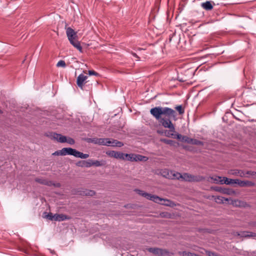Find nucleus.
I'll return each instance as SVG.
<instances>
[{
  "instance_id": "nucleus-14",
  "label": "nucleus",
  "mask_w": 256,
  "mask_h": 256,
  "mask_svg": "<svg viewBox=\"0 0 256 256\" xmlns=\"http://www.w3.org/2000/svg\"><path fill=\"white\" fill-rule=\"evenodd\" d=\"M70 218L64 214H54V220L55 221H64L66 220H69Z\"/></svg>"
},
{
  "instance_id": "nucleus-17",
  "label": "nucleus",
  "mask_w": 256,
  "mask_h": 256,
  "mask_svg": "<svg viewBox=\"0 0 256 256\" xmlns=\"http://www.w3.org/2000/svg\"><path fill=\"white\" fill-rule=\"evenodd\" d=\"M238 236L242 237H255L256 236V234L252 232H241L240 234H238Z\"/></svg>"
},
{
  "instance_id": "nucleus-34",
  "label": "nucleus",
  "mask_w": 256,
  "mask_h": 256,
  "mask_svg": "<svg viewBox=\"0 0 256 256\" xmlns=\"http://www.w3.org/2000/svg\"><path fill=\"white\" fill-rule=\"evenodd\" d=\"M66 142H67L70 144L72 145L74 144L75 141L72 138L68 137V138H66Z\"/></svg>"
},
{
  "instance_id": "nucleus-32",
  "label": "nucleus",
  "mask_w": 256,
  "mask_h": 256,
  "mask_svg": "<svg viewBox=\"0 0 256 256\" xmlns=\"http://www.w3.org/2000/svg\"><path fill=\"white\" fill-rule=\"evenodd\" d=\"M246 174L247 176H248L249 177L250 176H253L254 178H256V172L248 170L246 172Z\"/></svg>"
},
{
  "instance_id": "nucleus-35",
  "label": "nucleus",
  "mask_w": 256,
  "mask_h": 256,
  "mask_svg": "<svg viewBox=\"0 0 256 256\" xmlns=\"http://www.w3.org/2000/svg\"><path fill=\"white\" fill-rule=\"evenodd\" d=\"M161 217L170 218L171 214L168 212H162L160 214Z\"/></svg>"
},
{
  "instance_id": "nucleus-25",
  "label": "nucleus",
  "mask_w": 256,
  "mask_h": 256,
  "mask_svg": "<svg viewBox=\"0 0 256 256\" xmlns=\"http://www.w3.org/2000/svg\"><path fill=\"white\" fill-rule=\"evenodd\" d=\"M175 109L178 112L180 115H182L184 113V109L182 105L176 106Z\"/></svg>"
},
{
  "instance_id": "nucleus-22",
  "label": "nucleus",
  "mask_w": 256,
  "mask_h": 256,
  "mask_svg": "<svg viewBox=\"0 0 256 256\" xmlns=\"http://www.w3.org/2000/svg\"><path fill=\"white\" fill-rule=\"evenodd\" d=\"M124 158H125V160H128L130 161V162H134L135 158H134V154H124Z\"/></svg>"
},
{
  "instance_id": "nucleus-10",
  "label": "nucleus",
  "mask_w": 256,
  "mask_h": 256,
  "mask_svg": "<svg viewBox=\"0 0 256 256\" xmlns=\"http://www.w3.org/2000/svg\"><path fill=\"white\" fill-rule=\"evenodd\" d=\"M230 174L235 176H238L242 178H249V176L246 175V172L242 170H230Z\"/></svg>"
},
{
  "instance_id": "nucleus-40",
  "label": "nucleus",
  "mask_w": 256,
  "mask_h": 256,
  "mask_svg": "<svg viewBox=\"0 0 256 256\" xmlns=\"http://www.w3.org/2000/svg\"><path fill=\"white\" fill-rule=\"evenodd\" d=\"M115 142H116L115 146L121 147V146H123V145H124V144L122 142L118 141V140H116Z\"/></svg>"
},
{
  "instance_id": "nucleus-19",
  "label": "nucleus",
  "mask_w": 256,
  "mask_h": 256,
  "mask_svg": "<svg viewBox=\"0 0 256 256\" xmlns=\"http://www.w3.org/2000/svg\"><path fill=\"white\" fill-rule=\"evenodd\" d=\"M224 184H237V182H238V179H231L226 177H224Z\"/></svg>"
},
{
  "instance_id": "nucleus-20",
  "label": "nucleus",
  "mask_w": 256,
  "mask_h": 256,
  "mask_svg": "<svg viewBox=\"0 0 256 256\" xmlns=\"http://www.w3.org/2000/svg\"><path fill=\"white\" fill-rule=\"evenodd\" d=\"M134 162L146 161L148 160L147 157L138 154H134Z\"/></svg>"
},
{
  "instance_id": "nucleus-36",
  "label": "nucleus",
  "mask_w": 256,
  "mask_h": 256,
  "mask_svg": "<svg viewBox=\"0 0 256 256\" xmlns=\"http://www.w3.org/2000/svg\"><path fill=\"white\" fill-rule=\"evenodd\" d=\"M104 164L102 162L98 160H93V166H100Z\"/></svg>"
},
{
  "instance_id": "nucleus-23",
  "label": "nucleus",
  "mask_w": 256,
  "mask_h": 256,
  "mask_svg": "<svg viewBox=\"0 0 256 256\" xmlns=\"http://www.w3.org/2000/svg\"><path fill=\"white\" fill-rule=\"evenodd\" d=\"M160 141L162 142H163L166 144L170 145V146H174L176 144V142L174 140H168L166 138H162L160 140Z\"/></svg>"
},
{
  "instance_id": "nucleus-39",
  "label": "nucleus",
  "mask_w": 256,
  "mask_h": 256,
  "mask_svg": "<svg viewBox=\"0 0 256 256\" xmlns=\"http://www.w3.org/2000/svg\"><path fill=\"white\" fill-rule=\"evenodd\" d=\"M88 74L90 76H91V75H94V76H99V74H98V72H96L94 70H88Z\"/></svg>"
},
{
  "instance_id": "nucleus-12",
  "label": "nucleus",
  "mask_w": 256,
  "mask_h": 256,
  "mask_svg": "<svg viewBox=\"0 0 256 256\" xmlns=\"http://www.w3.org/2000/svg\"><path fill=\"white\" fill-rule=\"evenodd\" d=\"M212 4H214L212 1H206L202 2L201 4L202 7L206 10H210L213 8Z\"/></svg>"
},
{
  "instance_id": "nucleus-27",
  "label": "nucleus",
  "mask_w": 256,
  "mask_h": 256,
  "mask_svg": "<svg viewBox=\"0 0 256 256\" xmlns=\"http://www.w3.org/2000/svg\"><path fill=\"white\" fill-rule=\"evenodd\" d=\"M99 138H87L86 141L88 142H92L95 144H98Z\"/></svg>"
},
{
  "instance_id": "nucleus-50",
  "label": "nucleus",
  "mask_w": 256,
  "mask_h": 256,
  "mask_svg": "<svg viewBox=\"0 0 256 256\" xmlns=\"http://www.w3.org/2000/svg\"><path fill=\"white\" fill-rule=\"evenodd\" d=\"M2 110H0V113H2Z\"/></svg>"
},
{
  "instance_id": "nucleus-13",
  "label": "nucleus",
  "mask_w": 256,
  "mask_h": 256,
  "mask_svg": "<svg viewBox=\"0 0 256 256\" xmlns=\"http://www.w3.org/2000/svg\"><path fill=\"white\" fill-rule=\"evenodd\" d=\"M35 180L39 184L48 186H52L54 184V182L52 181H50L46 179L36 178L35 179Z\"/></svg>"
},
{
  "instance_id": "nucleus-47",
  "label": "nucleus",
  "mask_w": 256,
  "mask_h": 256,
  "mask_svg": "<svg viewBox=\"0 0 256 256\" xmlns=\"http://www.w3.org/2000/svg\"><path fill=\"white\" fill-rule=\"evenodd\" d=\"M158 133L160 134H162V132L160 130H158Z\"/></svg>"
},
{
  "instance_id": "nucleus-28",
  "label": "nucleus",
  "mask_w": 256,
  "mask_h": 256,
  "mask_svg": "<svg viewBox=\"0 0 256 256\" xmlns=\"http://www.w3.org/2000/svg\"><path fill=\"white\" fill-rule=\"evenodd\" d=\"M84 167L90 168L93 166V160H88L87 161L85 160Z\"/></svg>"
},
{
  "instance_id": "nucleus-37",
  "label": "nucleus",
  "mask_w": 256,
  "mask_h": 256,
  "mask_svg": "<svg viewBox=\"0 0 256 256\" xmlns=\"http://www.w3.org/2000/svg\"><path fill=\"white\" fill-rule=\"evenodd\" d=\"M54 214H53L52 212H50L46 215V218L51 220H54Z\"/></svg>"
},
{
  "instance_id": "nucleus-41",
  "label": "nucleus",
  "mask_w": 256,
  "mask_h": 256,
  "mask_svg": "<svg viewBox=\"0 0 256 256\" xmlns=\"http://www.w3.org/2000/svg\"><path fill=\"white\" fill-rule=\"evenodd\" d=\"M52 154L54 156H62V150L56 151Z\"/></svg>"
},
{
  "instance_id": "nucleus-8",
  "label": "nucleus",
  "mask_w": 256,
  "mask_h": 256,
  "mask_svg": "<svg viewBox=\"0 0 256 256\" xmlns=\"http://www.w3.org/2000/svg\"><path fill=\"white\" fill-rule=\"evenodd\" d=\"M106 154L112 158L120 160H125V158H124V154L120 152L110 150L106 152Z\"/></svg>"
},
{
  "instance_id": "nucleus-46",
  "label": "nucleus",
  "mask_w": 256,
  "mask_h": 256,
  "mask_svg": "<svg viewBox=\"0 0 256 256\" xmlns=\"http://www.w3.org/2000/svg\"><path fill=\"white\" fill-rule=\"evenodd\" d=\"M52 186H56V187H58V186H60V184H55L54 183V184Z\"/></svg>"
},
{
  "instance_id": "nucleus-38",
  "label": "nucleus",
  "mask_w": 256,
  "mask_h": 256,
  "mask_svg": "<svg viewBox=\"0 0 256 256\" xmlns=\"http://www.w3.org/2000/svg\"><path fill=\"white\" fill-rule=\"evenodd\" d=\"M85 160H80L76 162V165L80 167H84Z\"/></svg>"
},
{
  "instance_id": "nucleus-49",
  "label": "nucleus",
  "mask_w": 256,
  "mask_h": 256,
  "mask_svg": "<svg viewBox=\"0 0 256 256\" xmlns=\"http://www.w3.org/2000/svg\"><path fill=\"white\" fill-rule=\"evenodd\" d=\"M50 251L52 253H54V250H50Z\"/></svg>"
},
{
  "instance_id": "nucleus-26",
  "label": "nucleus",
  "mask_w": 256,
  "mask_h": 256,
  "mask_svg": "<svg viewBox=\"0 0 256 256\" xmlns=\"http://www.w3.org/2000/svg\"><path fill=\"white\" fill-rule=\"evenodd\" d=\"M192 138H188L187 136H182V138L180 140H181L182 142H186L188 144H191L190 140H192Z\"/></svg>"
},
{
  "instance_id": "nucleus-2",
  "label": "nucleus",
  "mask_w": 256,
  "mask_h": 256,
  "mask_svg": "<svg viewBox=\"0 0 256 256\" xmlns=\"http://www.w3.org/2000/svg\"><path fill=\"white\" fill-rule=\"evenodd\" d=\"M135 191L140 195L146 198V199L153 201L155 202L164 204L166 206H172L173 202L170 200L161 198L157 196L153 195L144 192L143 190L136 189Z\"/></svg>"
},
{
  "instance_id": "nucleus-44",
  "label": "nucleus",
  "mask_w": 256,
  "mask_h": 256,
  "mask_svg": "<svg viewBox=\"0 0 256 256\" xmlns=\"http://www.w3.org/2000/svg\"><path fill=\"white\" fill-rule=\"evenodd\" d=\"M222 180H220H220H219V182H218V183H220V184H224V177H222Z\"/></svg>"
},
{
  "instance_id": "nucleus-45",
  "label": "nucleus",
  "mask_w": 256,
  "mask_h": 256,
  "mask_svg": "<svg viewBox=\"0 0 256 256\" xmlns=\"http://www.w3.org/2000/svg\"><path fill=\"white\" fill-rule=\"evenodd\" d=\"M132 54L135 56L136 58H139V57L138 56V55L136 54V53H132Z\"/></svg>"
},
{
  "instance_id": "nucleus-24",
  "label": "nucleus",
  "mask_w": 256,
  "mask_h": 256,
  "mask_svg": "<svg viewBox=\"0 0 256 256\" xmlns=\"http://www.w3.org/2000/svg\"><path fill=\"white\" fill-rule=\"evenodd\" d=\"M191 144L197 145V146H203L204 142L200 140H198L192 138V140H190Z\"/></svg>"
},
{
  "instance_id": "nucleus-43",
  "label": "nucleus",
  "mask_w": 256,
  "mask_h": 256,
  "mask_svg": "<svg viewBox=\"0 0 256 256\" xmlns=\"http://www.w3.org/2000/svg\"><path fill=\"white\" fill-rule=\"evenodd\" d=\"M116 140H110V146H115Z\"/></svg>"
},
{
  "instance_id": "nucleus-4",
  "label": "nucleus",
  "mask_w": 256,
  "mask_h": 256,
  "mask_svg": "<svg viewBox=\"0 0 256 256\" xmlns=\"http://www.w3.org/2000/svg\"><path fill=\"white\" fill-rule=\"evenodd\" d=\"M62 156L70 155L76 158H80L84 159L87 158L89 156V154H83L82 152L71 148H64L62 149Z\"/></svg>"
},
{
  "instance_id": "nucleus-18",
  "label": "nucleus",
  "mask_w": 256,
  "mask_h": 256,
  "mask_svg": "<svg viewBox=\"0 0 256 256\" xmlns=\"http://www.w3.org/2000/svg\"><path fill=\"white\" fill-rule=\"evenodd\" d=\"M172 180H182V174L178 172L172 170Z\"/></svg>"
},
{
  "instance_id": "nucleus-30",
  "label": "nucleus",
  "mask_w": 256,
  "mask_h": 256,
  "mask_svg": "<svg viewBox=\"0 0 256 256\" xmlns=\"http://www.w3.org/2000/svg\"><path fill=\"white\" fill-rule=\"evenodd\" d=\"M179 254H182V256H194V254H194L193 253H192L190 252H186V251H184V252H179Z\"/></svg>"
},
{
  "instance_id": "nucleus-42",
  "label": "nucleus",
  "mask_w": 256,
  "mask_h": 256,
  "mask_svg": "<svg viewBox=\"0 0 256 256\" xmlns=\"http://www.w3.org/2000/svg\"><path fill=\"white\" fill-rule=\"evenodd\" d=\"M223 198L222 196H218L216 198H215L216 202H221L223 201Z\"/></svg>"
},
{
  "instance_id": "nucleus-21",
  "label": "nucleus",
  "mask_w": 256,
  "mask_h": 256,
  "mask_svg": "<svg viewBox=\"0 0 256 256\" xmlns=\"http://www.w3.org/2000/svg\"><path fill=\"white\" fill-rule=\"evenodd\" d=\"M81 194L87 196H92L95 194V192L92 190H85L82 192Z\"/></svg>"
},
{
  "instance_id": "nucleus-3",
  "label": "nucleus",
  "mask_w": 256,
  "mask_h": 256,
  "mask_svg": "<svg viewBox=\"0 0 256 256\" xmlns=\"http://www.w3.org/2000/svg\"><path fill=\"white\" fill-rule=\"evenodd\" d=\"M66 34L70 43L80 52H82V47L80 42L76 40V32L72 28L68 27L66 29Z\"/></svg>"
},
{
  "instance_id": "nucleus-33",
  "label": "nucleus",
  "mask_w": 256,
  "mask_h": 256,
  "mask_svg": "<svg viewBox=\"0 0 256 256\" xmlns=\"http://www.w3.org/2000/svg\"><path fill=\"white\" fill-rule=\"evenodd\" d=\"M211 180H212L216 184H218L219 182V180L220 179L222 178L221 176H216V177H210Z\"/></svg>"
},
{
  "instance_id": "nucleus-11",
  "label": "nucleus",
  "mask_w": 256,
  "mask_h": 256,
  "mask_svg": "<svg viewBox=\"0 0 256 256\" xmlns=\"http://www.w3.org/2000/svg\"><path fill=\"white\" fill-rule=\"evenodd\" d=\"M237 184L242 187L245 186H255V183L249 180H238Z\"/></svg>"
},
{
  "instance_id": "nucleus-29",
  "label": "nucleus",
  "mask_w": 256,
  "mask_h": 256,
  "mask_svg": "<svg viewBox=\"0 0 256 256\" xmlns=\"http://www.w3.org/2000/svg\"><path fill=\"white\" fill-rule=\"evenodd\" d=\"M84 167L90 168L93 166V160H88L87 161L85 160Z\"/></svg>"
},
{
  "instance_id": "nucleus-48",
  "label": "nucleus",
  "mask_w": 256,
  "mask_h": 256,
  "mask_svg": "<svg viewBox=\"0 0 256 256\" xmlns=\"http://www.w3.org/2000/svg\"><path fill=\"white\" fill-rule=\"evenodd\" d=\"M216 190H217V191H218V192H220V189L219 188H216Z\"/></svg>"
},
{
  "instance_id": "nucleus-6",
  "label": "nucleus",
  "mask_w": 256,
  "mask_h": 256,
  "mask_svg": "<svg viewBox=\"0 0 256 256\" xmlns=\"http://www.w3.org/2000/svg\"><path fill=\"white\" fill-rule=\"evenodd\" d=\"M148 251L158 256H170V253L166 249H162L156 248H150L148 249ZM173 254L172 253H171Z\"/></svg>"
},
{
  "instance_id": "nucleus-31",
  "label": "nucleus",
  "mask_w": 256,
  "mask_h": 256,
  "mask_svg": "<svg viewBox=\"0 0 256 256\" xmlns=\"http://www.w3.org/2000/svg\"><path fill=\"white\" fill-rule=\"evenodd\" d=\"M58 67H63L64 68L66 66V62L63 60H60L56 64Z\"/></svg>"
},
{
  "instance_id": "nucleus-1",
  "label": "nucleus",
  "mask_w": 256,
  "mask_h": 256,
  "mask_svg": "<svg viewBox=\"0 0 256 256\" xmlns=\"http://www.w3.org/2000/svg\"><path fill=\"white\" fill-rule=\"evenodd\" d=\"M150 114L156 120H159L163 127L169 128L168 131L166 130L165 132L166 136L178 140L181 138L182 135L180 134H174L176 132V128L170 118H172L174 120H177L176 113L174 110L168 107L156 106L150 109Z\"/></svg>"
},
{
  "instance_id": "nucleus-52",
  "label": "nucleus",
  "mask_w": 256,
  "mask_h": 256,
  "mask_svg": "<svg viewBox=\"0 0 256 256\" xmlns=\"http://www.w3.org/2000/svg\"><path fill=\"white\" fill-rule=\"evenodd\" d=\"M254 226H256V224H254Z\"/></svg>"
},
{
  "instance_id": "nucleus-7",
  "label": "nucleus",
  "mask_w": 256,
  "mask_h": 256,
  "mask_svg": "<svg viewBox=\"0 0 256 256\" xmlns=\"http://www.w3.org/2000/svg\"><path fill=\"white\" fill-rule=\"evenodd\" d=\"M47 136L51 139L55 140L59 142L64 143L66 141V136L54 132H50L47 134Z\"/></svg>"
},
{
  "instance_id": "nucleus-16",
  "label": "nucleus",
  "mask_w": 256,
  "mask_h": 256,
  "mask_svg": "<svg viewBox=\"0 0 256 256\" xmlns=\"http://www.w3.org/2000/svg\"><path fill=\"white\" fill-rule=\"evenodd\" d=\"M98 144L109 146L110 144V140L108 138H100Z\"/></svg>"
},
{
  "instance_id": "nucleus-5",
  "label": "nucleus",
  "mask_w": 256,
  "mask_h": 256,
  "mask_svg": "<svg viewBox=\"0 0 256 256\" xmlns=\"http://www.w3.org/2000/svg\"><path fill=\"white\" fill-rule=\"evenodd\" d=\"M204 180L205 178L203 176L192 175L186 172L184 173L182 178V181L188 182H200Z\"/></svg>"
},
{
  "instance_id": "nucleus-51",
  "label": "nucleus",
  "mask_w": 256,
  "mask_h": 256,
  "mask_svg": "<svg viewBox=\"0 0 256 256\" xmlns=\"http://www.w3.org/2000/svg\"><path fill=\"white\" fill-rule=\"evenodd\" d=\"M224 193H228L227 192H224Z\"/></svg>"
},
{
  "instance_id": "nucleus-15",
  "label": "nucleus",
  "mask_w": 256,
  "mask_h": 256,
  "mask_svg": "<svg viewBox=\"0 0 256 256\" xmlns=\"http://www.w3.org/2000/svg\"><path fill=\"white\" fill-rule=\"evenodd\" d=\"M172 170H169L168 169H165L163 170L161 172L162 175L163 177H164L168 179H172Z\"/></svg>"
},
{
  "instance_id": "nucleus-9",
  "label": "nucleus",
  "mask_w": 256,
  "mask_h": 256,
  "mask_svg": "<svg viewBox=\"0 0 256 256\" xmlns=\"http://www.w3.org/2000/svg\"><path fill=\"white\" fill-rule=\"evenodd\" d=\"M88 76H84L83 74H80L76 80V84L81 89H82L84 84L86 83L85 81L88 78Z\"/></svg>"
}]
</instances>
